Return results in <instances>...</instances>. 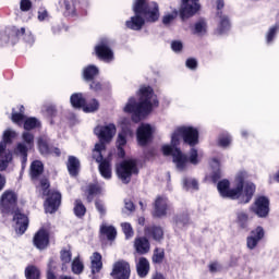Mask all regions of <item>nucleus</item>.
<instances>
[{
    "instance_id": "f257e3e1",
    "label": "nucleus",
    "mask_w": 279,
    "mask_h": 279,
    "mask_svg": "<svg viewBox=\"0 0 279 279\" xmlns=\"http://www.w3.org/2000/svg\"><path fill=\"white\" fill-rule=\"evenodd\" d=\"M180 136L186 145L195 147V145L199 143V132L193 126L178 128L171 136V145L162 146L163 156H172L178 171H184L186 167H189V157L182 154V150L178 148V145H180Z\"/></svg>"
},
{
    "instance_id": "f03ea898",
    "label": "nucleus",
    "mask_w": 279,
    "mask_h": 279,
    "mask_svg": "<svg viewBox=\"0 0 279 279\" xmlns=\"http://www.w3.org/2000/svg\"><path fill=\"white\" fill-rule=\"evenodd\" d=\"M247 178L246 172H240L235 177V189L230 190V181L222 180L218 182L217 189L221 197H229V199H239L240 204H250L254 193L256 192V185L254 183H247L244 187L243 184Z\"/></svg>"
},
{
    "instance_id": "7ed1b4c3",
    "label": "nucleus",
    "mask_w": 279,
    "mask_h": 279,
    "mask_svg": "<svg viewBox=\"0 0 279 279\" xmlns=\"http://www.w3.org/2000/svg\"><path fill=\"white\" fill-rule=\"evenodd\" d=\"M154 108H158V98L154 95V89L149 86L141 87L140 102L136 104V99L130 98L124 107V112H133L132 120L134 123H138L142 119H145Z\"/></svg>"
},
{
    "instance_id": "20e7f679",
    "label": "nucleus",
    "mask_w": 279,
    "mask_h": 279,
    "mask_svg": "<svg viewBox=\"0 0 279 279\" xmlns=\"http://www.w3.org/2000/svg\"><path fill=\"white\" fill-rule=\"evenodd\" d=\"M133 11L135 16L131 17V21H126V27H129V29H133L134 32L143 29L145 19L149 23H156V21L160 19L158 3L156 2H150L147 4L146 0H136ZM141 14H143L145 19L141 17Z\"/></svg>"
},
{
    "instance_id": "39448f33",
    "label": "nucleus",
    "mask_w": 279,
    "mask_h": 279,
    "mask_svg": "<svg viewBox=\"0 0 279 279\" xmlns=\"http://www.w3.org/2000/svg\"><path fill=\"white\" fill-rule=\"evenodd\" d=\"M104 151H106V144L99 142L95 145L92 157L99 165L98 169L100 175H102L105 180H110V178H112V167L108 159H104Z\"/></svg>"
},
{
    "instance_id": "423d86ee",
    "label": "nucleus",
    "mask_w": 279,
    "mask_h": 279,
    "mask_svg": "<svg viewBox=\"0 0 279 279\" xmlns=\"http://www.w3.org/2000/svg\"><path fill=\"white\" fill-rule=\"evenodd\" d=\"M117 173L120 180H122L124 184H130V181L132 180V175H136L138 173V168L136 167V160L129 159V160L122 161L117 167Z\"/></svg>"
},
{
    "instance_id": "0eeeda50",
    "label": "nucleus",
    "mask_w": 279,
    "mask_h": 279,
    "mask_svg": "<svg viewBox=\"0 0 279 279\" xmlns=\"http://www.w3.org/2000/svg\"><path fill=\"white\" fill-rule=\"evenodd\" d=\"M22 140L24 143L17 144L16 154L22 156V169H25V165H27V150L34 147V134L24 132L22 134Z\"/></svg>"
},
{
    "instance_id": "6e6552de",
    "label": "nucleus",
    "mask_w": 279,
    "mask_h": 279,
    "mask_svg": "<svg viewBox=\"0 0 279 279\" xmlns=\"http://www.w3.org/2000/svg\"><path fill=\"white\" fill-rule=\"evenodd\" d=\"M70 102L73 108H83L84 112H95L99 110V102L96 99H93L92 102L86 105V99H84L82 94H73L70 98Z\"/></svg>"
},
{
    "instance_id": "1a4fd4ad",
    "label": "nucleus",
    "mask_w": 279,
    "mask_h": 279,
    "mask_svg": "<svg viewBox=\"0 0 279 279\" xmlns=\"http://www.w3.org/2000/svg\"><path fill=\"white\" fill-rule=\"evenodd\" d=\"M130 274H132L130 263L125 260H118L113 264L110 276L113 279H130Z\"/></svg>"
},
{
    "instance_id": "9d476101",
    "label": "nucleus",
    "mask_w": 279,
    "mask_h": 279,
    "mask_svg": "<svg viewBox=\"0 0 279 279\" xmlns=\"http://www.w3.org/2000/svg\"><path fill=\"white\" fill-rule=\"evenodd\" d=\"M199 0H182V8L180 11V16L182 21H185V19H191V16H195L197 12H199V3H197Z\"/></svg>"
},
{
    "instance_id": "9b49d317",
    "label": "nucleus",
    "mask_w": 279,
    "mask_h": 279,
    "mask_svg": "<svg viewBox=\"0 0 279 279\" xmlns=\"http://www.w3.org/2000/svg\"><path fill=\"white\" fill-rule=\"evenodd\" d=\"M94 133L98 136L100 143H110L112 137L117 134V126L114 124L96 126Z\"/></svg>"
},
{
    "instance_id": "f8f14e48",
    "label": "nucleus",
    "mask_w": 279,
    "mask_h": 279,
    "mask_svg": "<svg viewBox=\"0 0 279 279\" xmlns=\"http://www.w3.org/2000/svg\"><path fill=\"white\" fill-rule=\"evenodd\" d=\"M95 51L98 58L105 62H112L114 60V52L110 49L108 39H101L99 45L95 47Z\"/></svg>"
},
{
    "instance_id": "ddd939ff",
    "label": "nucleus",
    "mask_w": 279,
    "mask_h": 279,
    "mask_svg": "<svg viewBox=\"0 0 279 279\" xmlns=\"http://www.w3.org/2000/svg\"><path fill=\"white\" fill-rule=\"evenodd\" d=\"M16 193L12 191H5L0 198V208L2 213H10L14 206H16Z\"/></svg>"
},
{
    "instance_id": "4468645a",
    "label": "nucleus",
    "mask_w": 279,
    "mask_h": 279,
    "mask_svg": "<svg viewBox=\"0 0 279 279\" xmlns=\"http://www.w3.org/2000/svg\"><path fill=\"white\" fill-rule=\"evenodd\" d=\"M251 210H253L257 217H267V215H269V198L259 196L251 207Z\"/></svg>"
},
{
    "instance_id": "2eb2a0df",
    "label": "nucleus",
    "mask_w": 279,
    "mask_h": 279,
    "mask_svg": "<svg viewBox=\"0 0 279 279\" xmlns=\"http://www.w3.org/2000/svg\"><path fill=\"white\" fill-rule=\"evenodd\" d=\"M60 204H62V194L60 192H52L45 203L46 213L50 215L56 213L60 208Z\"/></svg>"
},
{
    "instance_id": "dca6fc26",
    "label": "nucleus",
    "mask_w": 279,
    "mask_h": 279,
    "mask_svg": "<svg viewBox=\"0 0 279 279\" xmlns=\"http://www.w3.org/2000/svg\"><path fill=\"white\" fill-rule=\"evenodd\" d=\"M154 134V128L149 124H142L137 129V142L138 145L145 146L151 141V135Z\"/></svg>"
},
{
    "instance_id": "f3484780",
    "label": "nucleus",
    "mask_w": 279,
    "mask_h": 279,
    "mask_svg": "<svg viewBox=\"0 0 279 279\" xmlns=\"http://www.w3.org/2000/svg\"><path fill=\"white\" fill-rule=\"evenodd\" d=\"M13 221H15V230L17 234H25L29 226V218L25 214H22L21 210H16L13 216Z\"/></svg>"
},
{
    "instance_id": "a211bd4d",
    "label": "nucleus",
    "mask_w": 279,
    "mask_h": 279,
    "mask_svg": "<svg viewBox=\"0 0 279 279\" xmlns=\"http://www.w3.org/2000/svg\"><path fill=\"white\" fill-rule=\"evenodd\" d=\"M33 243L37 250H47L49 246V232L45 229H40L34 235Z\"/></svg>"
},
{
    "instance_id": "6ab92c4d",
    "label": "nucleus",
    "mask_w": 279,
    "mask_h": 279,
    "mask_svg": "<svg viewBox=\"0 0 279 279\" xmlns=\"http://www.w3.org/2000/svg\"><path fill=\"white\" fill-rule=\"evenodd\" d=\"M265 236V231L263 227H257L255 230L251 232V235L246 239V245L248 250H254L260 240Z\"/></svg>"
},
{
    "instance_id": "aec40b11",
    "label": "nucleus",
    "mask_w": 279,
    "mask_h": 279,
    "mask_svg": "<svg viewBox=\"0 0 279 279\" xmlns=\"http://www.w3.org/2000/svg\"><path fill=\"white\" fill-rule=\"evenodd\" d=\"M12 160V151L5 149L4 143H0V171H5V169L10 167Z\"/></svg>"
},
{
    "instance_id": "412c9836",
    "label": "nucleus",
    "mask_w": 279,
    "mask_h": 279,
    "mask_svg": "<svg viewBox=\"0 0 279 279\" xmlns=\"http://www.w3.org/2000/svg\"><path fill=\"white\" fill-rule=\"evenodd\" d=\"M150 265L146 257H140L136 262V272L140 278H147Z\"/></svg>"
},
{
    "instance_id": "4be33fe9",
    "label": "nucleus",
    "mask_w": 279,
    "mask_h": 279,
    "mask_svg": "<svg viewBox=\"0 0 279 279\" xmlns=\"http://www.w3.org/2000/svg\"><path fill=\"white\" fill-rule=\"evenodd\" d=\"M167 198L166 197H157L155 201V209H154V217H165L167 215Z\"/></svg>"
},
{
    "instance_id": "5701e85b",
    "label": "nucleus",
    "mask_w": 279,
    "mask_h": 279,
    "mask_svg": "<svg viewBox=\"0 0 279 279\" xmlns=\"http://www.w3.org/2000/svg\"><path fill=\"white\" fill-rule=\"evenodd\" d=\"M134 247L137 254H148L150 250L149 240L146 238H137L134 241Z\"/></svg>"
},
{
    "instance_id": "b1692460",
    "label": "nucleus",
    "mask_w": 279,
    "mask_h": 279,
    "mask_svg": "<svg viewBox=\"0 0 279 279\" xmlns=\"http://www.w3.org/2000/svg\"><path fill=\"white\" fill-rule=\"evenodd\" d=\"M43 171H45V166L43 161L35 160L31 163L29 175L32 180H38L40 175H43Z\"/></svg>"
},
{
    "instance_id": "393cba45",
    "label": "nucleus",
    "mask_w": 279,
    "mask_h": 279,
    "mask_svg": "<svg viewBox=\"0 0 279 279\" xmlns=\"http://www.w3.org/2000/svg\"><path fill=\"white\" fill-rule=\"evenodd\" d=\"M66 167H68V171H69L70 175L75 178V175H77V173H80V159H77V157H75V156H70L68 158Z\"/></svg>"
},
{
    "instance_id": "a878e982",
    "label": "nucleus",
    "mask_w": 279,
    "mask_h": 279,
    "mask_svg": "<svg viewBox=\"0 0 279 279\" xmlns=\"http://www.w3.org/2000/svg\"><path fill=\"white\" fill-rule=\"evenodd\" d=\"M90 263L93 276H95V274H99L104 267V263L101 262V254L95 252L90 257Z\"/></svg>"
},
{
    "instance_id": "bb28decb",
    "label": "nucleus",
    "mask_w": 279,
    "mask_h": 279,
    "mask_svg": "<svg viewBox=\"0 0 279 279\" xmlns=\"http://www.w3.org/2000/svg\"><path fill=\"white\" fill-rule=\"evenodd\" d=\"M145 234L148 236H153L155 241H162V236H165V231H162V228L151 226L145 228Z\"/></svg>"
},
{
    "instance_id": "cd10ccee",
    "label": "nucleus",
    "mask_w": 279,
    "mask_h": 279,
    "mask_svg": "<svg viewBox=\"0 0 279 279\" xmlns=\"http://www.w3.org/2000/svg\"><path fill=\"white\" fill-rule=\"evenodd\" d=\"M37 145H38V149L40 151V154H43V156H47L51 153V148L49 147V137L47 136H40L37 140Z\"/></svg>"
},
{
    "instance_id": "c85d7f7f",
    "label": "nucleus",
    "mask_w": 279,
    "mask_h": 279,
    "mask_svg": "<svg viewBox=\"0 0 279 279\" xmlns=\"http://www.w3.org/2000/svg\"><path fill=\"white\" fill-rule=\"evenodd\" d=\"M99 75V69L95 65H88L83 71V77L86 80V82H90L92 80H95Z\"/></svg>"
},
{
    "instance_id": "c756f323",
    "label": "nucleus",
    "mask_w": 279,
    "mask_h": 279,
    "mask_svg": "<svg viewBox=\"0 0 279 279\" xmlns=\"http://www.w3.org/2000/svg\"><path fill=\"white\" fill-rule=\"evenodd\" d=\"M100 232L101 234H106L108 241H114V239H117V229L113 226L102 225Z\"/></svg>"
},
{
    "instance_id": "7c9ffc66",
    "label": "nucleus",
    "mask_w": 279,
    "mask_h": 279,
    "mask_svg": "<svg viewBox=\"0 0 279 279\" xmlns=\"http://www.w3.org/2000/svg\"><path fill=\"white\" fill-rule=\"evenodd\" d=\"M217 16L220 19V26L218 28L219 34H226L230 29V21L228 17L221 15V12H217Z\"/></svg>"
},
{
    "instance_id": "2f4dec72",
    "label": "nucleus",
    "mask_w": 279,
    "mask_h": 279,
    "mask_svg": "<svg viewBox=\"0 0 279 279\" xmlns=\"http://www.w3.org/2000/svg\"><path fill=\"white\" fill-rule=\"evenodd\" d=\"M25 277L26 279H38L40 278V270L36 266H28L25 269Z\"/></svg>"
},
{
    "instance_id": "473e14b6",
    "label": "nucleus",
    "mask_w": 279,
    "mask_h": 279,
    "mask_svg": "<svg viewBox=\"0 0 279 279\" xmlns=\"http://www.w3.org/2000/svg\"><path fill=\"white\" fill-rule=\"evenodd\" d=\"M183 187L186 191H197L199 189V184L195 179H183Z\"/></svg>"
},
{
    "instance_id": "72a5a7b5",
    "label": "nucleus",
    "mask_w": 279,
    "mask_h": 279,
    "mask_svg": "<svg viewBox=\"0 0 279 279\" xmlns=\"http://www.w3.org/2000/svg\"><path fill=\"white\" fill-rule=\"evenodd\" d=\"M72 271L80 276L84 271V263L80 259V256L75 257L72 262Z\"/></svg>"
},
{
    "instance_id": "f704fd0d",
    "label": "nucleus",
    "mask_w": 279,
    "mask_h": 279,
    "mask_svg": "<svg viewBox=\"0 0 279 279\" xmlns=\"http://www.w3.org/2000/svg\"><path fill=\"white\" fill-rule=\"evenodd\" d=\"M74 215L76 217H84L86 215V206L80 199H76L74 203Z\"/></svg>"
},
{
    "instance_id": "c9c22d12",
    "label": "nucleus",
    "mask_w": 279,
    "mask_h": 279,
    "mask_svg": "<svg viewBox=\"0 0 279 279\" xmlns=\"http://www.w3.org/2000/svg\"><path fill=\"white\" fill-rule=\"evenodd\" d=\"M71 258H73V253H71V250L63 248L60 252V259L62 262V265H69L71 263Z\"/></svg>"
},
{
    "instance_id": "e433bc0d",
    "label": "nucleus",
    "mask_w": 279,
    "mask_h": 279,
    "mask_svg": "<svg viewBox=\"0 0 279 279\" xmlns=\"http://www.w3.org/2000/svg\"><path fill=\"white\" fill-rule=\"evenodd\" d=\"M40 128V122L36 118H28L24 121V130H34Z\"/></svg>"
},
{
    "instance_id": "4c0bfd02",
    "label": "nucleus",
    "mask_w": 279,
    "mask_h": 279,
    "mask_svg": "<svg viewBox=\"0 0 279 279\" xmlns=\"http://www.w3.org/2000/svg\"><path fill=\"white\" fill-rule=\"evenodd\" d=\"M87 201L93 202V195H99L101 193V187L95 184H89L87 187Z\"/></svg>"
},
{
    "instance_id": "58836bf2",
    "label": "nucleus",
    "mask_w": 279,
    "mask_h": 279,
    "mask_svg": "<svg viewBox=\"0 0 279 279\" xmlns=\"http://www.w3.org/2000/svg\"><path fill=\"white\" fill-rule=\"evenodd\" d=\"M16 36H24L25 43L28 45H34V35H32L31 32L25 33V27H22L20 31H17Z\"/></svg>"
},
{
    "instance_id": "ea45409f",
    "label": "nucleus",
    "mask_w": 279,
    "mask_h": 279,
    "mask_svg": "<svg viewBox=\"0 0 279 279\" xmlns=\"http://www.w3.org/2000/svg\"><path fill=\"white\" fill-rule=\"evenodd\" d=\"M16 136V133L12 130H7L3 132L2 141L0 143H3L5 145V149L8 148V143H12V138Z\"/></svg>"
},
{
    "instance_id": "a19ab883",
    "label": "nucleus",
    "mask_w": 279,
    "mask_h": 279,
    "mask_svg": "<svg viewBox=\"0 0 279 279\" xmlns=\"http://www.w3.org/2000/svg\"><path fill=\"white\" fill-rule=\"evenodd\" d=\"M132 135V131H125V129H123V131L121 133H119L118 135V149H121V147H123V145H125L128 143V140H125V135Z\"/></svg>"
},
{
    "instance_id": "79ce46f5",
    "label": "nucleus",
    "mask_w": 279,
    "mask_h": 279,
    "mask_svg": "<svg viewBox=\"0 0 279 279\" xmlns=\"http://www.w3.org/2000/svg\"><path fill=\"white\" fill-rule=\"evenodd\" d=\"M121 228L126 239H132V236H134V229H132V225H130V222L121 223Z\"/></svg>"
},
{
    "instance_id": "37998d69",
    "label": "nucleus",
    "mask_w": 279,
    "mask_h": 279,
    "mask_svg": "<svg viewBox=\"0 0 279 279\" xmlns=\"http://www.w3.org/2000/svg\"><path fill=\"white\" fill-rule=\"evenodd\" d=\"M250 219V216H247L246 213L240 211L238 213V223L241 226V228H247V221Z\"/></svg>"
},
{
    "instance_id": "c03bdc74",
    "label": "nucleus",
    "mask_w": 279,
    "mask_h": 279,
    "mask_svg": "<svg viewBox=\"0 0 279 279\" xmlns=\"http://www.w3.org/2000/svg\"><path fill=\"white\" fill-rule=\"evenodd\" d=\"M165 259V251L156 248L153 255V263L160 264Z\"/></svg>"
},
{
    "instance_id": "a18cd8bd",
    "label": "nucleus",
    "mask_w": 279,
    "mask_h": 279,
    "mask_svg": "<svg viewBox=\"0 0 279 279\" xmlns=\"http://www.w3.org/2000/svg\"><path fill=\"white\" fill-rule=\"evenodd\" d=\"M189 160H190L191 165H199V154L197 153V149L192 148L190 150Z\"/></svg>"
},
{
    "instance_id": "49530a36",
    "label": "nucleus",
    "mask_w": 279,
    "mask_h": 279,
    "mask_svg": "<svg viewBox=\"0 0 279 279\" xmlns=\"http://www.w3.org/2000/svg\"><path fill=\"white\" fill-rule=\"evenodd\" d=\"M276 34H278V26H272L269 28L268 34L266 35V41L272 43L274 38H276Z\"/></svg>"
},
{
    "instance_id": "de8ad7c7",
    "label": "nucleus",
    "mask_w": 279,
    "mask_h": 279,
    "mask_svg": "<svg viewBox=\"0 0 279 279\" xmlns=\"http://www.w3.org/2000/svg\"><path fill=\"white\" fill-rule=\"evenodd\" d=\"M230 143H232V138L229 135L219 137L218 145H220V147H228Z\"/></svg>"
},
{
    "instance_id": "09e8293b",
    "label": "nucleus",
    "mask_w": 279,
    "mask_h": 279,
    "mask_svg": "<svg viewBox=\"0 0 279 279\" xmlns=\"http://www.w3.org/2000/svg\"><path fill=\"white\" fill-rule=\"evenodd\" d=\"M20 9L22 10V12H29V10H32V1L21 0Z\"/></svg>"
},
{
    "instance_id": "8fccbe9b",
    "label": "nucleus",
    "mask_w": 279,
    "mask_h": 279,
    "mask_svg": "<svg viewBox=\"0 0 279 279\" xmlns=\"http://www.w3.org/2000/svg\"><path fill=\"white\" fill-rule=\"evenodd\" d=\"M64 7L68 14H71L72 16L75 15V8L73 7V0H65Z\"/></svg>"
},
{
    "instance_id": "3c124183",
    "label": "nucleus",
    "mask_w": 279,
    "mask_h": 279,
    "mask_svg": "<svg viewBox=\"0 0 279 279\" xmlns=\"http://www.w3.org/2000/svg\"><path fill=\"white\" fill-rule=\"evenodd\" d=\"M195 34H206V23L198 22L195 24Z\"/></svg>"
},
{
    "instance_id": "603ef678",
    "label": "nucleus",
    "mask_w": 279,
    "mask_h": 279,
    "mask_svg": "<svg viewBox=\"0 0 279 279\" xmlns=\"http://www.w3.org/2000/svg\"><path fill=\"white\" fill-rule=\"evenodd\" d=\"M175 16H178V11H174L172 14L165 15L162 19L163 25H169V23H171V21H173Z\"/></svg>"
},
{
    "instance_id": "864d4df0",
    "label": "nucleus",
    "mask_w": 279,
    "mask_h": 279,
    "mask_svg": "<svg viewBox=\"0 0 279 279\" xmlns=\"http://www.w3.org/2000/svg\"><path fill=\"white\" fill-rule=\"evenodd\" d=\"M95 206L98 213H100L101 217L106 216V206L104 205V202L96 201Z\"/></svg>"
},
{
    "instance_id": "5fc2aeb1",
    "label": "nucleus",
    "mask_w": 279,
    "mask_h": 279,
    "mask_svg": "<svg viewBox=\"0 0 279 279\" xmlns=\"http://www.w3.org/2000/svg\"><path fill=\"white\" fill-rule=\"evenodd\" d=\"M25 120V114L24 113H12V121L13 123H23Z\"/></svg>"
},
{
    "instance_id": "6e6d98bb",
    "label": "nucleus",
    "mask_w": 279,
    "mask_h": 279,
    "mask_svg": "<svg viewBox=\"0 0 279 279\" xmlns=\"http://www.w3.org/2000/svg\"><path fill=\"white\" fill-rule=\"evenodd\" d=\"M209 271L216 274V271H221V265L217 262L209 264Z\"/></svg>"
},
{
    "instance_id": "4d7b16f0",
    "label": "nucleus",
    "mask_w": 279,
    "mask_h": 279,
    "mask_svg": "<svg viewBox=\"0 0 279 279\" xmlns=\"http://www.w3.org/2000/svg\"><path fill=\"white\" fill-rule=\"evenodd\" d=\"M182 41H172L171 44V49L172 51H175L178 53V51H182Z\"/></svg>"
},
{
    "instance_id": "13d9d810",
    "label": "nucleus",
    "mask_w": 279,
    "mask_h": 279,
    "mask_svg": "<svg viewBox=\"0 0 279 279\" xmlns=\"http://www.w3.org/2000/svg\"><path fill=\"white\" fill-rule=\"evenodd\" d=\"M124 206H125V209L129 210L130 213L134 211L135 208H136L134 206V203L132 201H129V199L124 201Z\"/></svg>"
},
{
    "instance_id": "bf43d9fd",
    "label": "nucleus",
    "mask_w": 279,
    "mask_h": 279,
    "mask_svg": "<svg viewBox=\"0 0 279 279\" xmlns=\"http://www.w3.org/2000/svg\"><path fill=\"white\" fill-rule=\"evenodd\" d=\"M185 64L187 69H197V60L195 59H187Z\"/></svg>"
},
{
    "instance_id": "052dcab7",
    "label": "nucleus",
    "mask_w": 279,
    "mask_h": 279,
    "mask_svg": "<svg viewBox=\"0 0 279 279\" xmlns=\"http://www.w3.org/2000/svg\"><path fill=\"white\" fill-rule=\"evenodd\" d=\"M51 265H53V259H50V262L48 264L49 269H48V272H47V279H56V275L51 270Z\"/></svg>"
},
{
    "instance_id": "680f3d73",
    "label": "nucleus",
    "mask_w": 279,
    "mask_h": 279,
    "mask_svg": "<svg viewBox=\"0 0 279 279\" xmlns=\"http://www.w3.org/2000/svg\"><path fill=\"white\" fill-rule=\"evenodd\" d=\"M177 223H178V226H180V223H183V226H186V223H189V216H184L183 218L178 217Z\"/></svg>"
},
{
    "instance_id": "e2e57ef3",
    "label": "nucleus",
    "mask_w": 279,
    "mask_h": 279,
    "mask_svg": "<svg viewBox=\"0 0 279 279\" xmlns=\"http://www.w3.org/2000/svg\"><path fill=\"white\" fill-rule=\"evenodd\" d=\"M89 86L92 90H101V83L99 82H93Z\"/></svg>"
},
{
    "instance_id": "0e129e2a",
    "label": "nucleus",
    "mask_w": 279,
    "mask_h": 279,
    "mask_svg": "<svg viewBox=\"0 0 279 279\" xmlns=\"http://www.w3.org/2000/svg\"><path fill=\"white\" fill-rule=\"evenodd\" d=\"M46 113L48 114V117H53V114H56V108H53V107H48L47 109H46Z\"/></svg>"
},
{
    "instance_id": "69168bd1",
    "label": "nucleus",
    "mask_w": 279,
    "mask_h": 279,
    "mask_svg": "<svg viewBox=\"0 0 279 279\" xmlns=\"http://www.w3.org/2000/svg\"><path fill=\"white\" fill-rule=\"evenodd\" d=\"M40 186H41V189H49V180L43 179L40 181Z\"/></svg>"
},
{
    "instance_id": "338daca9",
    "label": "nucleus",
    "mask_w": 279,
    "mask_h": 279,
    "mask_svg": "<svg viewBox=\"0 0 279 279\" xmlns=\"http://www.w3.org/2000/svg\"><path fill=\"white\" fill-rule=\"evenodd\" d=\"M47 19V11H41L38 13V20L39 21H45Z\"/></svg>"
},
{
    "instance_id": "774afa93",
    "label": "nucleus",
    "mask_w": 279,
    "mask_h": 279,
    "mask_svg": "<svg viewBox=\"0 0 279 279\" xmlns=\"http://www.w3.org/2000/svg\"><path fill=\"white\" fill-rule=\"evenodd\" d=\"M217 10H223L225 2L223 0H217Z\"/></svg>"
}]
</instances>
